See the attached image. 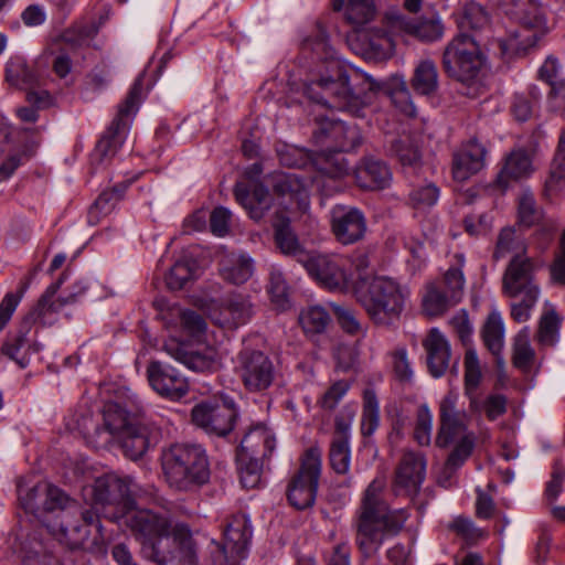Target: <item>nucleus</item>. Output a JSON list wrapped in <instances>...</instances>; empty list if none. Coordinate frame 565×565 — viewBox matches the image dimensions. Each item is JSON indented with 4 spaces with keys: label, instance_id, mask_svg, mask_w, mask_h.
Listing matches in <instances>:
<instances>
[{
    "label": "nucleus",
    "instance_id": "nucleus-58",
    "mask_svg": "<svg viewBox=\"0 0 565 565\" xmlns=\"http://www.w3.org/2000/svg\"><path fill=\"white\" fill-rule=\"evenodd\" d=\"M561 66L555 57H547L539 71L540 78L551 85L555 95L565 90V81L558 79Z\"/></svg>",
    "mask_w": 565,
    "mask_h": 565
},
{
    "label": "nucleus",
    "instance_id": "nucleus-12",
    "mask_svg": "<svg viewBox=\"0 0 565 565\" xmlns=\"http://www.w3.org/2000/svg\"><path fill=\"white\" fill-rule=\"evenodd\" d=\"M250 521L245 514L234 515L223 530V541L211 540L206 563L238 565L246 558L252 539Z\"/></svg>",
    "mask_w": 565,
    "mask_h": 565
},
{
    "label": "nucleus",
    "instance_id": "nucleus-23",
    "mask_svg": "<svg viewBox=\"0 0 565 565\" xmlns=\"http://www.w3.org/2000/svg\"><path fill=\"white\" fill-rule=\"evenodd\" d=\"M331 231L343 245L360 241L366 231L365 218L355 207L335 205L330 212Z\"/></svg>",
    "mask_w": 565,
    "mask_h": 565
},
{
    "label": "nucleus",
    "instance_id": "nucleus-4",
    "mask_svg": "<svg viewBox=\"0 0 565 565\" xmlns=\"http://www.w3.org/2000/svg\"><path fill=\"white\" fill-rule=\"evenodd\" d=\"M367 265L366 256L358 258L355 268L359 279L354 278L350 290L354 291L358 301L375 323L388 324L401 316L411 291L407 286L386 276L362 277V269Z\"/></svg>",
    "mask_w": 565,
    "mask_h": 565
},
{
    "label": "nucleus",
    "instance_id": "nucleus-25",
    "mask_svg": "<svg viewBox=\"0 0 565 565\" xmlns=\"http://www.w3.org/2000/svg\"><path fill=\"white\" fill-rule=\"evenodd\" d=\"M487 149L477 139L462 142L452 156V177L465 182L486 167Z\"/></svg>",
    "mask_w": 565,
    "mask_h": 565
},
{
    "label": "nucleus",
    "instance_id": "nucleus-5",
    "mask_svg": "<svg viewBox=\"0 0 565 565\" xmlns=\"http://www.w3.org/2000/svg\"><path fill=\"white\" fill-rule=\"evenodd\" d=\"M141 412V404L135 394L128 396L125 405L118 402H108L104 406V430L108 437L118 441L127 457L139 459L148 449L150 439L147 429L140 426L137 416Z\"/></svg>",
    "mask_w": 565,
    "mask_h": 565
},
{
    "label": "nucleus",
    "instance_id": "nucleus-43",
    "mask_svg": "<svg viewBox=\"0 0 565 565\" xmlns=\"http://www.w3.org/2000/svg\"><path fill=\"white\" fill-rule=\"evenodd\" d=\"M385 89L399 111L409 117L415 116L416 109L412 102L406 79L403 75L396 74L391 76L385 84Z\"/></svg>",
    "mask_w": 565,
    "mask_h": 565
},
{
    "label": "nucleus",
    "instance_id": "nucleus-55",
    "mask_svg": "<svg viewBox=\"0 0 565 565\" xmlns=\"http://www.w3.org/2000/svg\"><path fill=\"white\" fill-rule=\"evenodd\" d=\"M518 217L519 222L524 226H532L542 217L541 211L536 207L533 194L529 191L523 192L519 198Z\"/></svg>",
    "mask_w": 565,
    "mask_h": 565
},
{
    "label": "nucleus",
    "instance_id": "nucleus-38",
    "mask_svg": "<svg viewBox=\"0 0 565 565\" xmlns=\"http://www.w3.org/2000/svg\"><path fill=\"white\" fill-rule=\"evenodd\" d=\"M412 87L415 93L424 96L434 94L438 88V72L430 60H422L414 68Z\"/></svg>",
    "mask_w": 565,
    "mask_h": 565
},
{
    "label": "nucleus",
    "instance_id": "nucleus-22",
    "mask_svg": "<svg viewBox=\"0 0 565 565\" xmlns=\"http://www.w3.org/2000/svg\"><path fill=\"white\" fill-rule=\"evenodd\" d=\"M147 375L152 390L171 401L181 399L189 392L186 377L169 364L153 361L147 367Z\"/></svg>",
    "mask_w": 565,
    "mask_h": 565
},
{
    "label": "nucleus",
    "instance_id": "nucleus-30",
    "mask_svg": "<svg viewBox=\"0 0 565 565\" xmlns=\"http://www.w3.org/2000/svg\"><path fill=\"white\" fill-rule=\"evenodd\" d=\"M426 461L418 452L406 451L396 469L395 486L407 493L418 491L425 479Z\"/></svg>",
    "mask_w": 565,
    "mask_h": 565
},
{
    "label": "nucleus",
    "instance_id": "nucleus-7",
    "mask_svg": "<svg viewBox=\"0 0 565 565\" xmlns=\"http://www.w3.org/2000/svg\"><path fill=\"white\" fill-rule=\"evenodd\" d=\"M167 482L177 490H189L203 484L210 477L205 450L199 445L178 444L162 455Z\"/></svg>",
    "mask_w": 565,
    "mask_h": 565
},
{
    "label": "nucleus",
    "instance_id": "nucleus-20",
    "mask_svg": "<svg viewBox=\"0 0 565 565\" xmlns=\"http://www.w3.org/2000/svg\"><path fill=\"white\" fill-rule=\"evenodd\" d=\"M83 524L82 525H70L68 518L65 513L60 516L57 525H51L50 531L52 534L62 543L66 544L72 548L85 546L88 544V536L94 530L98 537L93 539V543L97 544L104 540L103 526L98 519L96 511L83 512Z\"/></svg>",
    "mask_w": 565,
    "mask_h": 565
},
{
    "label": "nucleus",
    "instance_id": "nucleus-27",
    "mask_svg": "<svg viewBox=\"0 0 565 565\" xmlns=\"http://www.w3.org/2000/svg\"><path fill=\"white\" fill-rule=\"evenodd\" d=\"M6 79L10 85L28 90V100L38 107H46L51 104V95L44 89H36V75L23 60L8 61Z\"/></svg>",
    "mask_w": 565,
    "mask_h": 565
},
{
    "label": "nucleus",
    "instance_id": "nucleus-14",
    "mask_svg": "<svg viewBox=\"0 0 565 565\" xmlns=\"http://www.w3.org/2000/svg\"><path fill=\"white\" fill-rule=\"evenodd\" d=\"M328 71L332 73L330 76H321L319 81L306 85V95L317 103H321L326 96H332L339 108L358 114L360 99L350 86L347 72L335 61L328 64Z\"/></svg>",
    "mask_w": 565,
    "mask_h": 565
},
{
    "label": "nucleus",
    "instance_id": "nucleus-50",
    "mask_svg": "<svg viewBox=\"0 0 565 565\" xmlns=\"http://www.w3.org/2000/svg\"><path fill=\"white\" fill-rule=\"evenodd\" d=\"M263 461L255 458L241 460V455H237V469L244 488L254 489L260 484Z\"/></svg>",
    "mask_w": 565,
    "mask_h": 565
},
{
    "label": "nucleus",
    "instance_id": "nucleus-37",
    "mask_svg": "<svg viewBox=\"0 0 565 565\" xmlns=\"http://www.w3.org/2000/svg\"><path fill=\"white\" fill-rule=\"evenodd\" d=\"M200 267L196 260L188 255L180 257L166 276V284L172 290L182 289L189 281L199 276Z\"/></svg>",
    "mask_w": 565,
    "mask_h": 565
},
{
    "label": "nucleus",
    "instance_id": "nucleus-45",
    "mask_svg": "<svg viewBox=\"0 0 565 565\" xmlns=\"http://www.w3.org/2000/svg\"><path fill=\"white\" fill-rule=\"evenodd\" d=\"M380 425V406L375 392L367 388L363 393V412L361 431L363 436H371Z\"/></svg>",
    "mask_w": 565,
    "mask_h": 565
},
{
    "label": "nucleus",
    "instance_id": "nucleus-18",
    "mask_svg": "<svg viewBox=\"0 0 565 565\" xmlns=\"http://www.w3.org/2000/svg\"><path fill=\"white\" fill-rule=\"evenodd\" d=\"M237 417V411L233 402H206L192 409L193 423L207 434L224 436L228 434Z\"/></svg>",
    "mask_w": 565,
    "mask_h": 565
},
{
    "label": "nucleus",
    "instance_id": "nucleus-46",
    "mask_svg": "<svg viewBox=\"0 0 565 565\" xmlns=\"http://www.w3.org/2000/svg\"><path fill=\"white\" fill-rule=\"evenodd\" d=\"M534 171L531 157L523 150L513 151L501 172V178L523 179L530 177Z\"/></svg>",
    "mask_w": 565,
    "mask_h": 565
},
{
    "label": "nucleus",
    "instance_id": "nucleus-62",
    "mask_svg": "<svg viewBox=\"0 0 565 565\" xmlns=\"http://www.w3.org/2000/svg\"><path fill=\"white\" fill-rule=\"evenodd\" d=\"M230 223L231 212L227 209L218 206L210 213V227L215 236H225L228 232Z\"/></svg>",
    "mask_w": 565,
    "mask_h": 565
},
{
    "label": "nucleus",
    "instance_id": "nucleus-19",
    "mask_svg": "<svg viewBox=\"0 0 565 565\" xmlns=\"http://www.w3.org/2000/svg\"><path fill=\"white\" fill-rule=\"evenodd\" d=\"M237 370L246 388L254 392L268 388L275 379L273 362L260 351H242Z\"/></svg>",
    "mask_w": 565,
    "mask_h": 565
},
{
    "label": "nucleus",
    "instance_id": "nucleus-41",
    "mask_svg": "<svg viewBox=\"0 0 565 565\" xmlns=\"http://www.w3.org/2000/svg\"><path fill=\"white\" fill-rule=\"evenodd\" d=\"M468 399L471 414L481 415L484 413L490 420L497 419L507 409L505 397L499 394L481 396L476 393L470 395Z\"/></svg>",
    "mask_w": 565,
    "mask_h": 565
},
{
    "label": "nucleus",
    "instance_id": "nucleus-26",
    "mask_svg": "<svg viewBox=\"0 0 565 565\" xmlns=\"http://www.w3.org/2000/svg\"><path fill=\"white\" fill-rule=\"evenodd\" d=\"M273 183L276 193L288 202L286 209L289 212L298 211L307 213L310 207L308 183L298 173L277 172L273 175Z\"/></svg>",
    "mask_w": 565,
    "mask_h": 565
},
{
    "label": "nucleus",
    "instance_id": "nucleus-31",
    "mask_svg": "<svg viewBox=\"0 0 565 565\" xmlns=\"http://www.w3.org/2000/svg\"><path fill=\"white\" fill-rule=\"evenodd\" d=\"M327 140L328 148L332 151H349L361 142V132L355 125H349L343 120H332L321 129Z\"/></svg>",
    "mask_w": 565,
    "mask_h": 565
},
{
    "label": "nucleus",
    "instance_id": "nucleus-47",
    "mask_svg": "<svg viewBox=\"0 0 565 565\" xmlns=\"http://www.w3.org/2000/svg\"><path fill=\"white\" fill-rule=\"evenodd\" d=\"M465 367V394L467 397L477 393L482 379L480 361L476 350L468 349L463 360Z\"/></svg>",
    "mask_w": 565,
    "mask_h": 565
},
{
    "label": "nucleus",
    "instance_id": "nucleus-40",
    "mask_svg": "<svg viewBox=\"0 0 565 565\" xmlns=\"http://www.w3.org/2000/svg\"><path fill=\"white\" fill-rule=\"evenodd\" d=\"M454 17L458 28L462 31L481 29L489 22L488 12L475 1L460 4Z\"/></svg>",
    "mask_w": 565,
    "mask_h": 565
},
{
    "label": "nucleus",
    "instance_id": "nucleus-35",
    "mask_svg": "<svg viewBox=\"0 0 565 565\" xmlns=\"http://www.w3.org/2000/svg\"><path fill=\"white\" fill-rule=\"evenodd\" d=\"M234 193L236 200L256 221L263 218L271 203L268 189L263 184H255L250 192L243 183H237Z\"/></svg>",
    "mask_w": 565,
    "mask_h": 565
},
{
    "label": "nucleus",
    "instance_id": "nucleus-11",
    "mask_svg": "<svg viewBox=\"0 0 565 565\" xmlns=\"http://www.w3.org/2000/svg\"><path fill=\"white\" fill-rule=\"evenodd\" d=\"M455 257L456 266H451L441 279L429 281L424 287L422 308L428 317L444 315L462 299L466 280L461 267L465 257L461 254Z\"/></svg>",
    "mask_w": 565,
    "mask_h": 565
},
{
    "label": "nucleus",
    "instance_id": "nucleus-34",
    "mask_svg": "<svg viewBox=\"0 0 565 565\" xmlns=\"http://www.w3.org/2000/svg\"><path fill=\"white\" fill-rule=\"evenodd\" d=\"M254 260L245 253H231L220 263V275L233 285L245 284L254 274Z\"/></svg>",
    "mask_w": 565,
    "mask_h": 565
},
{
    "label": "nucleus",
    "instance_id": "nucleus-2",
    "mask_svg": "<svg viewBox=\"0 0 565 565\" xmlns=\"http://www.w3.org/2000/svg\"><path fill=\"white\" fill-rule=\"evenodd\" d=\"M159 315L168 327H178L188 338L181 341L171 335L163 344L164 352L175 361L195 372H206L218 366V354L214 347L204 345L206 323L204 319L191 311L183 310L175 303L169 305L160 299L156 301Z\"/></svg>",
    "mask_w": 565,
    "mask_h": 565
},
{
    "label": "nucleus",
    "instance_id": "nucleus-3",
    "mask_svg": "<svg viewBox=\"0 0 565 565\" xmlns=\"http://www.w3.org/2000/svg\"><path fill=\"white\" fill-rule=\"evenodd\" d=\"M385 479L375 478L365 489L358 513L356 542L361 551L371 556L382 545L386 535L396 533L406 522L403 509L391 511L384 500Z\"/></svg>",
    "mask_w": 565,
    "mask_h": 565
},
{
    "label": "nucleus",
    "instance_id": "nucleus-16",
    "mask_svg": "<svg viewBox=\"0 0 565 565\" xmlns=\"http://www.w3.org/2000/svg\"><path fill=\"white\" fill-rule=\"evenodd\" d=\"M320 473L321 451L318 448H309L301 458L298 472L288 486L287 498L292 507L303 510L313 504Z\"/></svg>",
    "mask_w": 565,
    "mask_h": 565
},
{
    "label": "nucleus",
    "instance_id": "nucleus-52",
    "mask_svg": "<svg viewBox=\"0 0 565 565\" xmlns=\"http://www.w3.org/2000/svg\"><path fill=\"white\" fill-rule=\"evenodd\" d=\"M561 317L554 309L547 310L541 318L539 341L542 345L552 347L558 340Z\"/></svg>",
    "mask_w": 565,
    "mask_h": 565
},
{
    "label": "nucleus",
    "instance_id": "nucleus-51",
    "mask_svg": "<svg viewBox=\"0 0 565 565\" xmlns=\"http://www.w3.org/2000/svg\"><path fill=\"white\" fill-rule=\"evenodd\" d=\"M534 359V350L530 343V331L523 328L514 340V365L522 370H529Z\"/></svg>",
    "mask_w": 565,
    "mask_h": 565
},
{
    "label": "nucleus",
    "instance_id": "nucleus-24",
    "mask_svg": "<svg viewBox=\"0 0 565 565\" xmlns=\"http://www.w3.org/2000/svg\"><path fill=\"white\" fill-rule=\"evenodd\" d=\"M19 499L24 510L34 514L63 509L68 502L62 490L46 481L39 482L31 489L19 487Z\"/></svg>",
    "mask_w": 565,
    "mask_h": 565
},
{
    "label": "nucleus",
    "instance_id": "nucleus-17",
    "mask_svg": "<svg viewBox=\"0 0 565 565\" xmlns=\"http://www.w3.org/2000/svg\"><path fill=\"white\" fill-rule=\"evenodd\" d=\"M143 79L139 76L134 83L126 100L119 107V118L115 120L107 134L98 141L96 152L110 157L125 143L129 134V118L135 115L141 103Z\"/></svg>",
    "mask_w": 565,
    "mask_h": 565
},
{
    "label": "nucleus",
    "instance_id": "nucleus-36",
    "mask_svg": "<svg viewBox=\"0 0 565 565\" xmlns=\"http://www.w3.org/2000/svg\"><path fill=\"white\" fill-rule=\"evenodd\" d=\"M505 327L501 312L495 306L491 308L489 316L482 328V338L486 347L497 358V363L500 367L503 366L504 361L500 353L504 345Z\"/></svg>",
    "mask_w": 565,
    "mask_h": 565
},
{
    "label": "nucleus",
    "instance_id": "nucleus-53",
    "mask_svg": "<svg viewBox=\"0 0 565 565\" xmlns=\"http://www.w3.org/2000/svg\"><path fill=\"white\" fill-rule=\"evenodd\" d=\"M268 294L277 309L285 310L288 307L287 285L282 273L275 267L271 268L269 274Z\"/></svg>",
    "mask_w": 565,
    "mask_h": 565
},
{
    "label": "nucleus",
    "instance_id": "nucleus-6",
    "mask_svg": "<svg viewBox=\"0 0 565 565\" xmlns=\"http://www.w3.org/2000/svg\"><path fill=\"white\" fill-rule=\"evenodd\" d=\"M458 393L448 392L439 403L440 428L436 438L439 447L456 444L449 455L447 468L455 470L460 467L471 455L475 446V437L467 431L468 416L457 409Z\"/></svg>",
    "mask_w": 565,
    "mask_h": 565
},
{
    "label": "nucleus",
    "instance_id": "nucleus-63",
    "mask_svg": "<svg viewBox=\"0 0 565 565\" xmlns=\"http://www.w3.org/2000/svg\"><path fill=\"white\" fill-rule=\"evenodd\" d=\"M394 373L397 379L402 382H408L413 377V369L407 358V351L405 348H398L395 350L392 356Z\"/></svg>",
    "mask_w": 565,
    "mask_h": 565
},
{
    "label": "nucleus",
    "instance_id": "nucleus-44",
    "mask_svg": "<svg viewBox=\"0 0 565 565\" xmlns=\"http://www.w3.org/2000/svg\"><path fill=\"white\" fill-rule=\"evenodd\" d=\"M387 30H390L387 28ZM391 32V31H388ZM384 34L381 31H371L364 34L365 49L364 53L369 58L383 61L391 57L394 53L395 43L392 39L393 33Z\"/></svg>",
    "mask_w": 565,
    "mask_h": 565
},
{
    "label": "nucleus",
    "instance_id": "nucleus-32",
    "mask_svg": "<svg viewBox=\"0 0 565 565\" xmlns=\"http://www.w3.org/2000/svg\"><path fill=\"white\" fill-rule=\"evenodd\" d=\"M273 226L275 230V244L277 248L284 255L292 256L301 264L302 258H306L310 250H306L300 244L298 236L290 227L289 217L276 212Z\"/></svg>",
    "mask_w": 565,
    "mask_h": 565
},
{
    "label": "nucleus",
    "instance_id": "nucleus-28",
    "mask_svg": "<svg viewBox=\"0 0 565 565\" xmlns=\"http://www.w3.org/2000/svg\"><path fill=\"white\" fill-rule=\"evenodd\" d=\"M422 344L426 353L429 374L435 379L444 376L451 360V345L447 337L438 328H431Z\"/></svg>",
    "mask_w": 565,
    "mask_h": 565
},
{
    "label": "nucleus",
    "instance_id": "nucleus-64",
    "mask_svg": "<svg viewBox=\"0 0 565 565\" xmlns=\"http://www.w3.org/2000/svg\"><path fill=\"white\" fill-rule=\"evenodd\" d=\"M518 299H520V301L511 303V317L516 322H525L531 318V312L539 297H535L533 300L529 299V297H519Z\"/></svg>",
    "mask_w": 565,
    "mask_h": 565
},
{
    "label": "nucleus",
    "instance_id": "nucleus-10",
    "mask_svg": "<svg viewBox=\"0 0 565 565\" xmlns=\"http://www.w3.org/2000/svg\"><path fill=\"white\" fill-rule=\"evenodd\" d=\"M484 64L478 43L467 34L456 36L446 46L443 56L446 73L469 87L479 83Z\"/></svg>",
    "mask_w": 565,
    "mask_h": 565
},
{
    "label": "nucleus",
    "instance_id": "nucleus-33",
    "mask_svg": "<svg viewBox=\"0 0 565 565\" xmlns=\"http://www.w3.org/2000/svg\"><path fill=\"white\" fill-rule=\"evenodd\" d=\"M355 179L360 188L366 190H381L392 180L388 167L380 160L372 158L363 160L355 169Z\"/></svg>",
    "mask_w": 565,
    "mask_h": 565
},
{
    "label": "nucleus",
    "instance_id": "nucleus-61",
    "mask_svg": "<svg viewBox=\"0 0 565 565\" xmlns=\"http://www.w3.org/2000/svg\"><path fill=\"white\" fill-rule=\"evenodd\" d=\"M351 384L340 380L334 382L318 399V404L326 409H333L349 392Z\"/></svg>",
    "mask_w": 565,
    "mask_h": 565
},
{
    "label": "nucleus",
    "instance_id": "nucleus-59",
    "mask_svg": "<svg viewBox=\"0 0 565 565\" xmlns=\"http://www.w3.org/2000/svg\"><path fill=\"white\" fill-rule=\"evenodd\" d=\"M396 156L405 173H417L420 168V154L413 145L405 146L402 141L395 145Z\"/></svg>",
    "mask_w": 565,
    "mask_h": 565
},
{
    "label": "nucleus",
    "instance_id": "nucleus-13",
    "mask_svg": "<svg viewBox=\"0 0 565 565\" xmlns=\"http://www.w3.org/2000/svg\"><path fill=\"white\" fill-rule=\"evenodd\" d=\"M301 265L313 280L328 290L348 291L353 286L354 276L348 273L347 260L339 256L310 250Z\"/></svg>",
    "mask_w": 565,
    "mask_h": 565
},
{
    "label": "nucleus",
    "instance_id": "nucleus-29",
    "mask_svg": "<svg viewBox=\"0 0 565 565\" xmlns=\"http://www.w3.org/2000/svg\"><path fill=\"white\" fill-rule=\"evenodd\" d=\"M275 448L274 431L265 425H256L242 439L237 455H241V460L250 458L265 460L270 457Z\"/></svg>",
    "mask_w": 565,
    "mask_h": 565
},
{
    "label": "nucleus",
    "instance_id": "nucleus-56",
    "mask_svg": "<svg viewBox=\"0 0 565 565\" xmlns=\"http://www.w3.org/2000/svg\"><path fill=\"white\" fill-rule=\"evenodd\" d=\"M433 414L427 405H420L417 411L414 438L420 446H428L431 440Z\"/></svg>",
    "mask_w": 565,
    "mask_h": 565
},
{
    "label": "nucleus",
    "instance_id": "nucleus-1",
    "mask_svg": "<svg viewBox=\"0 0 565 565\" xmlns=\"http://www.w3.org/2000/svg\"><path fill=\"white\" fill-rule=\"evenodd\" d=\"M139 487L130 477L107 473L85 489L94 503L115 505L111 515L119 526H127L140 544L141 555L158 564L192 562L195 542L185 524H173L167 516L138 508L131 497L138 494Z\"/></svg>",
    "mask_w": 565,
    "mask_h": 565
},
{
    "label": "nucleus",
    "instance_id": "nucleus-48",
    "mask_svg": "<svg viewBox=\"0 0 565 565\" xmlns=\"http://www.w3.org/2000/svg\"><path fill=\"white\" fill-rule=\"evenodd\" d=\"M299 322L306 333H320L327 328L330 317L324 308L312 306L301 311Z\"/></svg>",
    "mask_w": 565,
    "mask_h": 565
},
{
    "label": "nucleus",
    "instance_id": "nucleus-57",
    "mask_svg": "<svg viewBox=\"0 0 565 565\" xmlns=\"http://www.w3.org/2000/svg\"><path fill=\"white\" fill-rule=\"evenodd\" d=\"M530 97L524 95H516L512 104V113L514 117L520 121L527 120L541 99V94L536 88H532Z\"/></svg>",
    "mask_w": 565,
    "mask_h": 565
},
{
    "label": "nucleus",
    "instance_id": "nucleus-54",
    "mask_svg": "<svg viewBox=\"0 0 565 565\" xmlns=\"http://www.w3.org/2000/svg\"><path fill=\"white\" fill-rule=\"evenodd\" d=\"M330 462L338 473H345L350 469L351 452L348 438L334 439L330 450Z\"/></svg>",
    "mask_w": 565,
    "mask_h": 565
},
{
    "label": "nucleus",
    "instance_id": "nucleus-15",
    "mask_svg": "<svg viewBox=\"0 0 565 565\" xmlns=\"http://www.w3.org/2000/svg\"><path fill=\"white\" fill-rule=\"evenodd\" d=\"M200 307L213 323L226 330H236L245 326L254 315L250 297L239 291L230 292L220 301H204Z\"/></svg>",
    "mask_w": 565,
    "mask_h": 565
},
{
    "label": "nucleus",
    "instance_id": "nucleus-49",
    "mask_svg": "<svg viewBox=\"0 0 565 565\" xmlns=\"http://www.w3.org/2000/svg\"><path fill=\"white\" fill-rule=\"evenodd\" d=\"M439 199V189L434 183L415 186L409 192V204L416 211L424 212L434 206Z\"/></svg>",
    "mask_w": 565,
    "mask_h": 565
},
{
    "label": "nucleus",
    "instance_id": "nucleus-21",
    "mask_svg": "<svg viewBox=\"0 0 565 565\" xmlns=\"http://www.w3.org/2000/svg\"><path fill=\"white\" fill-rule=\"evenodd\" d=\"M385 25L396 35H412L422 41H436L444 34V26L439 17L409 21L398 10H390L385 14Z\"/></svg>",
    "mask_w": 565,
    "mask_h": 565
},
{
    "label": "nucleus",
    "instance_id": "nucleus-9",
    "mask_svg": "<svg viewBox=\"0 0 565 565\" xmlns=\"http://www.w3.org/2000/svg\"><path fill=\"white\" fill-rule=\"evenodd\" d=\"M514 15L516 26L499 41L502 54L508 57L534 46L550 31L544 9L535 0L522 2Z\"/></svg>",
    "mask_w": 565,
    "mask_h": 565
},
{
    "label": "nucleus",
    "instance_id": "nucleus-39",
    "mask_svg": "<svg viewBox=\"0 0 565 565\" xmlns=\"http://www.w3.org/2000/svg\"><path fill=\"white\" fill-rule=\"evenodd\" d=\"M334 10H344L347 20L353 25H363L371 21L376 12L373 0H333Z\"/></svg>",
    "mask_w": 565,
    "mask_h": 565
},
{
    "label": "nucleus",
    "instance_id": "nucleus-8",
    "mask_svg": "<svg viewBox=\"0 0 565 565\" xmlns=\"http://www.w3.org/2000/svg\"><path fill=\"white\" fill-rule=\"evenodd\" d=\"M515 243V231L511 227L503 228L499 235L495 257H503L508 252L515 250V255L511 259L504 276L502 290L503 294L511 298L529 297L533 300L540 297V287L534 280V263L524 255L525 247L523 244Z\"/></svg>",
    "mask_w": 565,
    "mask_h": 565
},
{
    "label": "nucleus",
    "instance_id": "nucleus-60",
    "mask_svg": "<svg viewBox=\"0 0 565 565\" xmlns=\"http://www.w3.org/2000/svg\"><path fill=\"white\" fill-rule=\"evenodd\" d=\"M277 156L281 164L296 168L303 167L309 158L306 150L286 143L278 146Z\"/></svg>",
    "mask_w": 565,
    "mask_h": 565
},
{
    "label": "nucleus",
    "instance_id": "nucleus-42",
    "mask_svg": "<svg viewBox=\"0 0 565 565\" xmlns=\"http://www.w3.org/2000/svg\"><path fill=\"white\" fill-rule=\"evenodd\" d=\"M565 184V129L563 130L557 152L551 164L550 174L545 181V194L548 198L557 194Z\"/></svg>",
    "mask_w": 565,
    "mask_h": 565
}]
</instances>
